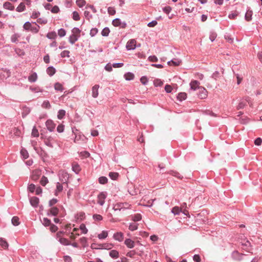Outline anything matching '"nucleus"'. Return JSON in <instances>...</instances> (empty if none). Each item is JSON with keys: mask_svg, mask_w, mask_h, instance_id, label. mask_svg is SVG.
Segmentation results:
<instances>
[{"mask_svg": "<svg viewBox=\"0 0 262 262\" xmlns=\"http://www.w3.org/2000/svg\"><path fill=\"white\" fill-rule=\"evenodd\" d=\"M64 234V231H58L56 235V238L58 241V242L62 245L64 246H68L71 245V242L70 241L64 237H63V235Z\"/></svg>", "mask_w": 262, "mask_h": 262, "instance_id": "obj_1", "label": "nucleus"}, {"mask_svg": "<svg viewBox=\"0 0 262 262\" xmlns=\"http://www.w3.org/2000/svg\"><path fill=\"white\" fill-rule=\"evenodd\" d=\"M167 173L172 175L179 179H182L183 177L181 176V174L177 171H175L173 170H170L167 172Z\"/></svg>", "mask_w": 262, "mask_h": 262, "instance_id": "obj_23", "label": "nucleus"}, {"mask_svg": "<svg viewBox=\"0 0 262 262\" xmlns=\"http://www.w3.org/2000/svg\"><path fill=\"white\" fill-rule=\"evenodd\" d=\"M42 224L45 227L50 226L51 225V221L47 217L43 218L42 221H41Z\"/></svg>", "mask_w": 262, "mask_h": 262, "instance_id": "obj_33", "label": "nucleus"}, {"mask_svg": "<svg viewBox=\"0 0 262 262\" xmlns=\"http://www.w3.org/2000/svg\"><path fill=\"white\" fill-rule=\"evenodd\" d=\"M113 209L115 211H123V208H122V204H121V202L117 203L115 204H114Z\"/></svg>", "mask_w": 262, "mask_h": 262, "instance_id": "obj_27", "label": "nucleus"}, {"mask_svg": "<svg viewBox=\"0 0 262 262\" xmlns=\"http://www.w3.org/2000/svg\"><path fill=\"white\" fill-rule=\"evenodd\" d=\"M200 83L197 80H192L190 83V86L191 89L195 91L196 90H199V87Z\"/></svg>", "mask_w": 262, "mask_h": 262, "instance_id": "obj_15", "label": "nucleus"}, {"mask_svg": "<svg viewBox=\"0 0 262 262\" xmlns=\"http://www.w3.org/2000/svg\"><path fill=\"white\" fill-rule=\"evenodd\" d=\"M34 25H32L30 31L34 33H37L39 31V26L36 24L35 22L33 23Z\"/></svg>", "mask_w": 262, "mask_h": 262, "instance_id": "obj_28", "label": "nucleus"}, {"mask_svg": "<svg viewBox=\"0 0 262 262\" xmlns=\"http://www.w3.org/2000/svg\"><path fill=\"white\" fill-rule=\"evenodd\" d=\"M20 154L24 159H26L29 157V154L27 150L24 148L21 149L20 150Z\"/></svg>", "mask_w": 262, "mask_h": 262, "instance_id": "obj_41", "label": "nucleus"}, {"mask_svg": "<svg viewBox=\"0 0 262 262\" xmlns=\"http://www.w3.org/2000/svg\"><path fill=\"white\" fill-rule=\"evenodd\" d=\"M40 184L42 186H45L48 183V178L45 176H43L40 182Z\"/></svg>", "mask_w": 262, "mask_h": 262, "instance_id": "obj_59", "label": "nucleus"}, {"mask_svg": "<svg viewBox=\"0 0 262 262\" xmlns=\"http://www.w3.org/2000/svg\"><path fill=\"white\" fill-rule=\"evenodd\" d=\"M138 224L136 223H130L128 228L130 231H133L138 229Z\"/></svg>", "mask_w": 262, "mask_h": 262, "instance_id": "obj_43", "label": "nucleus"}, {"mask_svg": "<svg viewBox=\"0 0 262 262\" xmlns=\"http://www.w3.org/2000/svg\"><path fill=\"white\" fill-rule=\"evenodd\" d=\"M107 193L106 192H101L97 196V203L100 206H103L105 203V200L106 198Z\"/></svg>", "mask_w": 262, "mask_h": 262, "instance_id": "obj_2", "label": "nucleus"}, {"mask_svg": "<svg viewBox=\"0 0 262 262\" xmlns=\"http://www.w3.org/2000/svg\"><path fill=\"white\" fill-rule=\"evenodd\" d=\"M35 189H36V186L33 184H31L29 185V186L28 187V190L31 193L34 192Z\"/></svg>", "mask_w": 262, "mask_h": 262, "instance_id": "obj_63", "label": "nucleus"}, {"mask_svg": "<svg viewBox=\"0 0 262 262\" xmlns=\"http://www.w3.org/2000/svg\"><path fill=\"white\" fill-rule=\"evenodd\" d=\"M252 11L248 10L245 15V19L248 21L252 20Z\"/></svg>", "mask_w": 262, "mask_h": 262, "instance_id": "obj_24", "label": "nucleus"}, {"mask_svg": "<svg viewBox=\"0 0 262 262\" xmlns=\"http://www.w3.org/2000/svg\"><path fill=\"white\" fill-rule=\"evenodd\" d=\"M26 9V6L24 3L21 2L20 4L17 6L16 9V11L18 12H23Z\"/></svg>", "mask_w": 262, "mask_h": 262, "instance_id": "obj_30", "label": "nucleus"}, {"mask_svg": "<svg viewBox=\"0 0 262 262\" xmlns=\"http://www.w3.org/2000/svg\"><path fill=\"white\" fill-rule=\"evenodd\" d=\"M59 212V209L56 207H51L48 211V215L56 216Z\"/></svg>", "mask_w": 262, "mask_h": 262, "instance_id": "obj_10", "label": "nucleus"}, {"mask_svg": "<svg viewBox=\"0 0 262 262\" xmlns=\"http://www.w3.org/2000/svg\"><path fill=\"white\" fill-rule=\"evenodd\" d=\"M113 237L116 241L122 242L123 239V233L121 232H116L114 234Z\"/></svg>", "mask_w": 262, "mask_h": 262, "instance_id": "obj_16", "label": "nucleus"}, {"mask_svg": "<svg viewBox=\"0 0 262 262\" xmlns=\"http://www.w3.org/2000/svg\"><path fill=\"white\" fill-rule=\"evenodd\" d=\"M57 37V34L55 32H49L47 35V37L50 39H54Z\"/></svg>", "mask_w": 262, "mask_h": 262, "instance_id": "obj_40", "label": "nucleus"}, {"mask_svg": "<svg viewBox=\"0 0 262 262\" xmlns=\"http://www.w3.org/2000/svg\"><path fill=\"white\" fill-rule=\"evenodd\" d=\"M11 76V72L7 69L2 68L0 69V77L2 79H6Z\"/></svg>", "mask_w": 262, "mask_h": 262, "instance_id": "obj_3", "label": "nucleus"}, {"mask_svg": "<svg viewBox=\"0 0 262 262\" xmlns=\"http://www.w3.org/2000/svg\"><path fill=\"white\" fill-rule=\"evenodd\" d=\"M37 74L36 72H34L28 76V79L30 82L33 83L37 80Z\"/></svg>", "mask_w": 262, "mask_h": 262, "instance_id": "obj_18", "label": "nucleus"}, {"mask_svg": "<svg viewBox=\"0 0 262 262\" xmlns=\"http://www.w3.org/2000/svg\"><path fill=\"white\" fill-rule=\"evenodd\" d=\"M66 34V30L63 28H60L58 30V35L60 37H64Z\"/></svg>", "mask_w": 262, "mask_h": 262, "instance_id": "obj_57", "label": "nucleus"}, {"mask_svg": "<svg viewBox=\"0 0 262 262\" xmlns=\"http://www.w3.org/2000/svg\"><path fill=\"white\" fill-rule=\"evenodd\" d=\"M66 115V111L63 110H60L58 112L57 118L58 119H62Z\"/></svg>", "mask_w": 262, "mask_h": 262, "instance_id": "obj_36", "label": "nucleus"}, {"mask_svg": "<svg viewBox=\"0 0 262 262\" xmlns=\"http://www.w3.org/2000/svg\"><path fill=\"white\" fill-rule=\"evenodd\" d=\"M72 169L73 171H74L76 174H78L81 170L80 165L76 162L72 163Z\"/></svg>", "mask_w": 262, "mask_h": 262, "instance_id": "obj_9", "label": "nucleus"}, {"mask_svg": "<svg viewBox=\"0 0 262 262\" xmlns=\"http://www.w3.org/2000/svg\"><path fill=\"white\" fill-rule=\"evenodd\" d=\"M72 132L75 135V140L74 142H76L77 141H78L84 137V136L83 135H81L78 129L76 128L75 127H73L72 128Z\"/></svg>", "mask_w": 262, "mask_h": 262, "instance_id": "obj_5", "label": "nucleus"}, {"mask_svg": "<svg viewBox=\"0 0 262 262\" xmlns=\"http://www.w3.org/2000/svg\"><path fill=\"white\" fill-rule=\"evenodd\" d=\"M124 77L126 80L129 81L134 79V74L131 72H127L124 75Z\"/></svg>", "mask_w": 262, "mask_h": 262, "instance_id": "obj_25", "label": "nucleus"}, {"mask_svg": "<svg viewBox=\"0 0 262 262\" xmlns=\"http://www.w3.org/2000/svg\"><path fill=\"white\" fill-rule=\"evenodd\" d=\"M32 26V25L31 24V23H30L29 21H27L24 24V25L23 26V28L25 30H27V31L30 30V31Z\"/></svg>", "mask_w": 262, "mask_h": 262, "instance_id": "obj_49", "label": "nucleus"}, {"mask_svg": "<svg viewBox=\"0 0 262 262\" xmlns=\"http://www.w3.org/2000/svg\"><path fill=\"white\" fill-rule=\"evenodd\" d=\"M110 32V29L108 27H106L103 29V30L101 31V34L102 36L107 37L108 36Z\"/></svg>", "mask_w": 262, "mask_h": 262, "instance_id": "obj_35", "label": "nucleus"}, {"mask_svg": "<svg viewBox=\"0 0 262 262\" xmlns=\"http://www.w3.org/2000/svg\"><path fill=\"white\" fill-rule=\"evenodd\" d=\"M20 35L17 33H14L11 37V41L14 43H17L18 42V38L20 37Z\"/></svg>", "mask_w": 262, "mask_h": 262, "instance_id": "obj_31", "label": "nucleus"}, {"mask_svg": "<svg viewBox=\"0 0 262 262\" xmlns=\"http://www.w3.org/2000/svg\"><path fill=\"white\" fill-rule=\"evenodd\" d=\"M98 30L96 28H93L91 29L90 33V35L91 37L95 36L98 33Z\"/></svg>", "mask_w": 262, "mask_h": 262, "instance_id": "obj_60", "label": "nucleus"}, {"mask_svg": "<svg viewBox=\"0 0 262 262\" xmlns=\"http://www.w3.org/2000/svg\"><path fill=\"white\" fill-rule=\"evenodd\" d=\"M244 254L239 253L237 251H234L232 254V258L235 260L240 261L243 259Z\"/></svg>", "mask_w": 262, "mask_h": 262, "instance_id": "obj_7", "label": "nucleus"}, {"mask_svg": "<svg viewBox=\"0 0 262 262\" xmlns=\"http://www.w3.org/2000/svg\"><path fill=\"white\" fill-rule=\"evenodd\" d=\"M80 37V35H76V34H72L70 36L69 38V41L70 43L72 45H73L75 43L76 41H77L79 38Z\"/></svg>", "mask_w": 262, "mask_h": 262, "instance_id": "obj_13", "label": "nucleus"}, {"mask_svg": "<svg viewBox=\"0 0 262 262\" xmlns=\"http://www.w3.org/2000/svg\"><path fill=\"white\" fill-rule=\"evenodd\" d=\"M239 14V12L237 10L235 11L234 12L230 13L228 15L229 18L230 19H234L236 18V17Z\"/></svg>", "mask_w": 262, "mask_h": 262, "instance_id": "obj_37", "label": "nucleus"}, {"mask_svg": "<svg viewBox=\"0 0 262 262\" xmlns=\"http://www.w3.org/2000/svg\"><path fill=\"white\" fill-rule=\"evenodd\" d=\"M108 179L105 177H100L98 181L99 183L101 184H105L107 182Z\"/></svg>", "mask_w": 262, "mask_h": 262, "instance_id": "obj_51", "label": "nucleus"}, {"mask_svg": "<svg viewBox=\"0 0 262 262\" xmlns=\"http://www.w3.org/2000/svg\"><path fill=\"white\" fill-rule=\"evenodd\" d=\"M3 7L5 9L9 10L11 11H12L14 9V6H13L12 4L9 2H5L3 4Z\"/></svg>", "mask_w": 262, "mask_h": 262, "instance_id": "obj_21", "label": "nucleus"}, {"mask_svg": "<svg viewBox=\"0 0 262 262\" xmlns=\"http://www.w3.org/2000/svg\"><path fill=\"white\" fill-rule=\"evenodd\" d=\"M140 81L143 85H146L148 82V79L146 76H142L140 78Z\"/></svg>", "mask_w": 262, "mask_h": 262, "instance_id": "obj_62", "label": "nucleus"}, {"mask_svg": "<svg viewBox=\"0 0 262 262\" xmlns=\"http://www.w3.org/2000/svg\"><path fill=\"white\" fill-rule=\"evenodd\" d=\"M181 63V60L178 59L174 58L170 61L167 62L169 66H178Z\"/></svg>", "mask_w": 262, "mask_h": 262, "instance_id": "obj_19", "label": "nucleus"}, {"mask_svg": "<svg viewBox=\"0 0 262 262\" xmlns=\"http://www.w3.org/2000/svg\"><path fill=\"white\" fill-rule=\"evenodd\" d=\"M109 255L113 258H117L119 257V254L118 251L112 250L110 252Z\"/></svg>", "mask_w": 262, "mask_h": 262, "instance_id": "obj_29", "label": "nucleus"}, {"mask_svg": "<svg viewBox=\"0 0 262 262\" xmlns=\"http://www.w3.org/2000/svg\"><path fill=\"white\" fill-rule=\"evenodd\" d=\"M11 223L15 226L19 225L20 224L19 218L17 216H13L12 218Z\"/></svg>", "mask_w": 262, "mask_h": 262, "instance_id": "obj_34", "label": "nucleus"}, {"mask_svg": "<svg viewBox=\"0 0 262 262\" xmlns=\"http://www.w3.org/2000/svg\"><path fill=\"white\" fill-rule=\"evenodd\" d=\"M31 135L34 137H38L39 136L38 131L35 126L33 127L32 130Z\"/></svg>", "mask_w": 262, "mask_h": 262, "instance_id": "obj_56", "label": "nucleus"}, {"mask_svg": "<svg viewBox=\"0 0 262 262\" xmlns=\"http://www.w3.org/2000/svg\"><path fill=\"white\" fill-rule=\"evenodd\" d=\"M224 74V70L222 71V73H220L219 71H215L211 75V77L216 80L220 78L222 75Z\"/></svg>", "mask_w": 262, "mask_h": 262, "instance_id": "obj_20", "label": "nucleus"}, {"mask_svg": "<svg viewBox=\"0 0 262 262\" xmlns=\"http://www.w3.org/2000/svg\"><path fill=\"white\" fill-rule=\"evenodd\" d=\"M99 88V85L98 84H95L94 86H93L92 89V96L93 98H96L98 96Z\"/></svg>", "mask_w": 262, "mask_h": 262, "instance_id": "obj_11", "label": "nucleus"}, {"mask_svg": "<svg viewBox=\"0 0 262 262\" xmlns=\"http://www.w3.org/2000/svg\"><path fill=\"white\" fill-rule=\"evenodd\" d=\"M62 189H63L62 185L60 183L58 182L57 183V184H56V190H55V194L56 195H57V193L61 192Z\"/></svg>", "mask_w": 262, "mask_h": 262, "instance_id": "obj_44", "label": "nucleus"}, {"mask_svg": "<svg viewBox=\"0 0 262 262\" xmlns=\"http://www.w3.org/2000/svg\"><path fill=\"white\" fill-rule=\"evenodd\" d=\"M177 99L182 102L183 100H184L187 98V94L184 92L179 93L177 96Z\"/></svg>", "mask_w": 262, "mask_h": 262, "instance_id": "obj_22", "label": "nucleus"}, {"mask_svg": "<svg viewBox=\"0 0 262 262\" xmlns=\"http://www.w3.org/2000/svg\"><path fill=\"white\" fill-rule=\"evenodd\" d=\"M46 125L47 129L50 132H53L55 127V124L52 120L49 119L46 122Z\"/></svg>", "mask_w": 262, "mask_h": 262, "instance_id": "obj_8", "label": "nucleus"}, {"mask_svg": "<svg viewBox=\"0 0 262 262\" xmlns=\"http://www.w3.org/2000/svg\"><path fill=\"white\" fill-rule=\"evenodd\" d=\"M31 205L34 208L38 206L39 203V199L36 196H33L30 199Z\"/></svg>", "mask_w": 262, "mask_h": 262, "instance_id": "obj_12", "label": "nucleus"}, {"mask_svg": "<svg viewBox=\"0 0 262 262\" xmlns=\"http://www.w3.org/2000/svg\"><path fill=\"white\" fill-rule=\"evenodd\" d=\"M124 244L128 248L132 249L135 247V242L130 238H127L124 241Z\"/></svg>", "mask_w": 262, "mask_h": 262, "instance_id": "obj_17", "label": "nucleus"}, {"mask_svg": "<svg viewBox=\"0 0 262 262\" xmlns=\"http://www.w3.org/2000/svg\"><path fill=\"white\" fill-rule=\"evenodd\" d=\"M108 233L106 231H103L102 232L98 234V237L100 239H105L107 236Z\"/></svg>", "mask_w": 262, "mask_h": 262, "instance_id": "obj_42", "label": "nucleus"}, {"mask_svg": "<svg viewBox=\"0 0 262 262\" xmlns=\"http://www.w3.org/2000/svg\"><path fill=\"white\" fill-rule=\"evenodd\" d=\"M0 245L4 249H6L8 247V243L3 238H0Z\"/></svg>", "mask_w": 262, "mask_h": 262, "instance_id": "obj_38", "label": "nucleus"}, {"mask_svg": "<svg viewBox=\"0 0 262 262\" xmlns=\"http://www.w3.org/2000/svg\"><path fill=\"white\" fill-rule=\"evenodd\" d=\"M42 107L45 108L49 109L51 108V105L50 103V102L48 100H45L43 102L42 104Z\"/></svg>", "mask_w": 262, "mask_h": 262, "instance_id": "obj_52", "label": "nucleus"}, {"mask_svg": "<svg viewBox=\"0 0 262 262\" xmlns=\"http://www.w3.org/2000/svg\"><path fill=\"white\" fill-rule=\"evenodd\" d=\"M110 178L113 180H116L119 177V174L115 172H110L108 174Z\"/></svg>", "mask_w": 262, "mask_h": 262, "instance_id": "obj_39", "label": "nucleus"}, {"mask_svg": "<svg viewBox=\"0 0 262 262\" xmlns=\"http://www.w3.org/2000/svg\"><path fill=\"white\" fill-rule=\"evenodd\" d=\"M68 173L66 172L63 171L59 174V180L62 183H66L68 180Z\"/></svg>", "mask_w": 262, "mask_h": 262, "instance_id": "obj_14", "label": "nucleus"}, {"mask_svg": "<svg viewBox=\"0 0 262 262\" xmlns=\"http://www.w3.org/2000/svg\"><path fill=\"white\" fill-rule=\"evenodd\" d=\"M216 33L214 32H211L210 33V35H209V39L210 40L213 42L216 38Z\"/></svg>", "mask_w": 262, "mask_h": 262, "instance_id": "obj_64", "label": "nucleus"}, {"mask_svg": "<svg viewBox=\"0 0 262 262\" xmlns=\"http://www.w3.org/2000/svg\"><path fill=\"white\" fill-rule=\"evenodd\" d=\"M72 18L74 20L78 21L80 19L79 13L77 11H74L72 13Z\"/></svg>", "mask_w": 262, "mask_h": 262, "instance_id": "obj_53", "label": "nucleus"}, {"mask_svg": "<svg viewBox=\"0 0 262 262\" xmlns=\"http://www.w3.org/2000/svg\"><path fill=\"white\" fill-rule=\"evenodd\" d=\"M136 40L135 39H130L128 40L126 43V48L127 50H134L136 48Z\"/></svg>", "mask_w": 262, "mask_h": 262, "instance_id": "obj_6", "label": "nucleus"}, {"mask_svg": "<svg viewBox=\"0 0 262 262\" xmlns=\"http://www.w3.org/2000/svg\"><path fill=\"white\" fill-rule=\"evenodd\" d=\"M29 89L32 92H34V93L42 92L43 91V90L42 89L40 88L38 86H35V87L30 86Z\"/></svg>", "mask_w": 262, "mask_h": 262, "instance_id": "obj_32", "label": "nucleus"}, {"mask_svg": "<svg viewBox=\"0 0 262 262\" xmlns=\"http://www.w3.org/2000/svg\"><path fill=\"white\" fill-rule=\"evenodd\" d=\"M79 229L81 230L82 233L86 234L88 233V230L84 224H81L80 225Z\"/></svg>", "mask_w": 262, "mask_h": 262, "instance_id": "obj_58", "label": "nucleus"}, {"mask_svg": "<svg viewBox=\"0 0 262 262\" xmlns=\"http://www.w3.org/2000/svg\"><path fill=\"white\" fill-rule=\"evenodd\" d=\"M121 204H122V208H123V211L130 208L131 205L127 202H121Z\"/></svg>", "mask_w": 262, "mask_h": 262, "instance_id": "obj_47", "label": "nucleus"}, {"mask_svg": "<svg viewBox=\"0 0 262 262\" xmlns=\"http://www.w3.org/2000/svg\"><path fill=\"white\" fill-rule=\"evenodd\" d=\"M246 105V102L242 101L238 103L236 108L237 110H241V109L244 108V107Z\"/></svg>", "mask_w": 262, "mask_h": 262, "instance_id": "obj_61", "label": "nucleus"}, {"mask_svg": "<svg viewBox=\"0 0 262 262\" xmlns=\"http://www.w3.org/2000/svg\"><path fill=\"white\" fill-rule=\"evenodd\" d=\"M198 93V97L200 99H205L207 97L208 92L204 87H199Z\"/></svg>", "mask_w": 262, "mask_h": 262, "instance_id": "obj_4", "label": "nucleus"}, {"mask_svg": "<svg viewBox=\"0 0 262 262\" xmlns=\"http://www.w3.org/2000/svg\"><path fill=\"white\" fill-rule=\"evenodd\" d=\"M141 219H142V215L139 213L135 214L133 216V219H132L133 221H134V222L140 221V220H141Z\"/></svg>", "mask_w": 262, "mask_h": 262, "instance_id": "obj_50", "label": "nucleus"}, {"mask_svg": "<svg viewBox=\"0 0 262 262\" xmlns=\"http://www.w3.org/2000/svg\"><path fill=\"white\" fill-rule=\"evenodd\" d=\"M93 219L95 221H100L103 220V217L102 215L98 214H94L93 215Z\"/></svg>", "mask_w": 262, "mask_h": 262, "instance_id": "obj_55", "label": "nucleus"}, {"mask_svg": "<svg viewBox=\"0 0 262 262\" xmlns=\"http://www.w3.org/2000/svg\"><path fill=\"white\" fill-rule=\"evenodd\" d=\"M181 211V210L180 209L179 207L176 206L172 209L171 212L174 215H178L180 214Z\"/></svg>", "mask_w": 262, "mask_h": 262, "instance_id": "obj_45", "label": "nucleus"}, {"mask_svg": "<svg viewBox=\"0 0 262 262\" xmlns=\"http://www.w3.org/2000/svg\"><path fill=\"white\" fill-rule=\"evenodd\" d=\"M54 88L56 91L62 92L63 90V88L62 84L59 82H57L55 84Z\"/></svg>", "mask_w": 262, "mask_h": 262, "instance_id": "obj_48", "label": "nucleus"}, {"mask_svg": "<svg viewBox=\"0 0 262 262\" xmlns=\"http://www.w3.org/2000/svg\"><path fill=\"white\" fill-rule=\"evenodd\" d=\"M46 71L50 76H52L55 73L56 70L53 66H50L47 69Z\"/></svg>", "mask_w": 262, "mask_h": 262, "instance_id": "obj_26", "label": "nucleus"}, {"mask_svg": "<svg viewBox=\"0 0 262 262\" xmlns=\"http://www.w3.org/2000/svg\"><path fill=\"white\" fill-rule=\"evenodd\" d=\"M76 3L79 7L82 8L85 5L86 2L85 0H76Z\"/></svg>", "mask_w": 262, "mask_h": 262, "instance_id": "obj_54", "label": "nucleus"}, {"mask_svg": "<svg viewBox=\"0 0 262 262\" xmlns=\"http://www.w3.org/2000/svg\"><path fill=\"white\" fill-rule=\"evenodd\" d=\"M121 21L120 18H115L112 21V25L115 27H119L121 24Z\"/></svg>", "mask_w": 262, "mask_h": 262, "instance_id": "obj_46", "label": "nucleus"}]
</instances>
